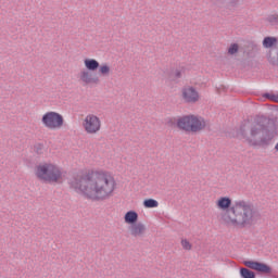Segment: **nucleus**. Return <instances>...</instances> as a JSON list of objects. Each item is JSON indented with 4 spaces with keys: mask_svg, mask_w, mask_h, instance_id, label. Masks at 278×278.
<instances>
[{
    "mask_svg": "<svg viewBox=\"0 0 278 278\" xmlns=\"http://www.w3.org/2000/svg\"><path fill=\"white\" fill-rule=\"evenodd\" d=\"M71 190L87 201H108L116 190V178L105 169H89L68 181Z\"/></svg>",
    "mask_w": 278,
    "mask_h": 278,
    "instance_id": "nucleus-1",
    "label": "nucleus"
},
{
    "mask_svg": "<svg viewBox=\"0 0 278 278\" xmlns=\"http://www.w3.org/2000/svg\"><path fill=\"white\" fill-rule=\"evenodd\" d=\"M215 207L219 212H225L222 220L226 227L232 229H251L260 219L257 208L247 200H237L231 204V198L219 197L215 201Z\"/></svg>",
    "mask_w": 278,
    "mask_h": 278,
    "instance_id": "nucleus-2",
    "label": "nucleus"
},
{
    "mask_svg": "<svg viewBox=\"0 0 278 278\" xmlns=\"http://www.w3.org/2000/svg\"><path fill=\"white\" fill-rule=\"evenodd\" d=\"M264 131V126L258 121H244L239 129V135L250 147H264L268 140L258 137Z\"/></svg>",
    "mask_w": 278,
    "mask_h": 278,
    "instance_id": "nucleus-3",
    "label": "nucleus"
},
{
    "mask_svg": "<svg viewBox=\"0 0 278 278\" xmlns=\"http://www.w3.org/2000/svg\"><path fill=\"white\" fill-rule=\"evenodd\" d=\"M34 175L45 184H63L64 174L62 167L54 162H43L35 166Z\"/></svg>",
    "mask_w": 278,
    "mask_h": 278,
    "instance_id": "nucleus-4",
    "label": "nucleus"
},
{
    "mask_svg": "<svg viewBox=\"0 0 278 278\" xmlns=\"http://www.w3.org/2000/svg\"><path fill=\"white\" fill-rule=\"evenodd\" d=\"M85 70L78 73V80L83 86H97L99 84V78L94 77L96 71H99V61L92 58H85L84 61Z\"/></svg>",
    "mask_w": 278,
    "mask_h": 278,
    "instance_id": "nucleus-5",
    "label": "nucleus"
},
{
    "mask_svg": "<svg viewBox=\"0 0 278 278\" xmlns=\"http://www.w3.org/2000/svg\"><path fill=\"white\" fill-rule=\"evenodd\" d=\"M41 124L50 131H58L64 127V116L55 111H48L42 115Z\"/></svg>",
    "mask_w": 278,
    "mask_h": 278,
    "instance_id": "nucleus-6",
    "label": "nucleus"
},
{
    "mask_svg": "<svg viewBox=\"0 0 278 278\" xmlns=\"http://www.w3.org/2000/svg\"><path fill=\"white\" fill-rule=\"evenodd\" d=\"M101 118L92 113L87 114L83 119V129L89 136H94L101 131Z\"/></svg>",
    "mask_w": 278,
    "mask_h": 278,
    "instance_id": "nucleus-7",
    "label": "nucleus"
},
{
    "mask_svg": "<svg viewBox=\"0 0 278 278\" xmlns=\"http://www.w3.org/2000/svg\"><path fill=\"white\" fill-rule=\"evenodd\" d=\"M180 99L185 103H199L201 101V93L192 85H187L180 90Z\"/></svg>",
    "mask_w": 278,
    "mask_h": 278,
    "instance_id": "nucleus-8",
    "label": "nucleus"
},
{
    "mask_svg": "<svg viewBox=\"0 0 278 278\" xmlns=\"http://www.w3.org/2000/svg\"><path fill=\"white\" fill-rule=\"evenodd\" d=\"M243 265L247 266V268H251V270H255L256 273H263V275H270V273H273V268L266 263L257 261H243Z\"/></svg>",
    "mask_w": 278,
    "mask_h": 278,
    "instance_id": "nucleus-9",
    "label": "nucleus"
},
{
    "mask_svg": "<svg viewBox=\"0 0 278 278\" xmlns=\"http://www.w3.org/2000/svg\"><path fill=\"white\" fill-rule=\"evenodd\" d=\"M205 127H207V122H205V118L197 115L191 116V127L189 132L199 134V131H203Z\"/></svg>",
    "mask_w": 278,
    "mask_h": 278,
    "instance_id": "nucleus-10",
    "label": "nucleus"
},
{
    "mask_svg": "<svg viewBox=\"0 0 278 278\" xmlns=\"http://www.w3.org/2000/svg\"><path fill=\"white\" fill-rule=\"evenodd\" d=\"M191 124H192V115H186V116L179 117L176 121V125L178 129H181L182 131L190 132Z\"/></svg>",
    "mask_w": 278,
    "mask_h": 278,
    "instance_id": "nucleus-11",
    "label": "nucleus"
},
{
    "mask_svg": "<svg viewBox=\"0 0 278 278\" xmlns=\"http://www.w3.org/2000/svg\"><path fill=\"white\" fill-rule=\"evenodd\" d=\"M129 231L134 238H140L144 236L147 228L144 227V224H132V226L129 228Z\"/></svg>",
    "mask_w": 278,
    "mask_h": 278,
    "instance_id": "nucleus-12",
    "label": "nucleus"
},
{
    "mask_svg": "<svg viewBox=\"0 0 278 278\" xmlns=\"http://www.w3.org/2000/svg\"><path fill=\"white\" fill-rule=\"evenodd\" d=\"M124 222L126 225H129L130 227L132 225L138 224V213L136 211H128L124 215Z\"/></svg>",
    "mask_w": 278,
    "mask_h": 278,
    "instance_id": "nucleus-13",
    "label": "nucleus"
},
{
    "mask_svg": "<svg viewBox=\"0 0 278 278\" xmlns=\"http://www.w3.org/2000/svg\"><path fill=\"white\" fill-rule=\"evenodd\" d=\"M100 77H110L112 75V66L108 63H102L98 67Z\"/></svg>",
    "mask_w": 278,
    "mask_h": 278,
    "instance_id": "nucleus-14",
    "label": "nucleus"
},
{
    "mask_svg": "<svg viewBox=\"0 0 278 278\" xmlns=\"http://www.w3.org/2000/svg\"><path fill=\"white\" fill-rule=\"evenodd\" d=\"M143 207L147 210H153L155 207H160V202H157L155 199H146L143 201Z\"/></svg>",
    "mask_w": 278,
    "mask_h": 278,
    "instance_id": "nucleus-15",
    "label": "nucleus"
},
{
    "mask_svg": "<svg viewBox=\"0 0 278 278\" xmlns=\"http://www.w3.org/2000/svg\"><path fill=\"white\" fill-rule=\"evenodd\" d=\"M277 45V38L275 37H266L263 40V47H265V49H270V47H275Z\"/></svg>",
    "mask_w": 278,
    "mask_h": 278,
    "instance_id": "nucleus-16",
    "label": "nucleus"
},
{
    "mask_svg": "<svg viewBox=\"0 0 278 278\" xmlns=\"http://www.w3.org/2000/svg\"><path fill=\"white\" fill-rule=\"evenodd\" d=\"M241 278H255V273L250 270L249 268H240Z\"/></svg>",
    "mask_w": 278,
    "mask_h": 278,
    "instance_id": "nucleus-17",
    "label": "nucleus"
},
{
    "mask_svg": "<svg viewBox=\"0 0 278 278\" xmlns=\"http://www.w3.org/2000/svg\"><path fill=\"white\" fill-rule=\"evenodd\" d=\"M180 244L185 251H191L192 250V243L188 241V239H181Z\"/></svg>",
    "mask_w": 278,
    "mask_h": 278,
    "instance_id": "nucleus-18",
    "label": "nucleus"
},
{
    "mask_svg": "<svg viewBox=\"0 0 278 278\" xmlns=\"http://www.w3.org/2000/svg\"><path fill=\"white\" fill-rule=\"evenodd\" d=\"M238 49H239L238 45H237V43H232V45L229 47V49H228V53H229L230 55H236V53H238Z\"/></svg>",
    "mask_w": 278,
    "mask_h": 278,
    "instance_id": "nucleus-19",
    "label": "nucleus"
},
{
    "mask_svg": "<svg viewBox=\"0 0 278 278\" xmlns=\"http://www.w3.org/2000/svg\"><path fill=\"white\" fill-rule=\"evenodd\" d=\"M269 23H278V15L274 14V15L269 16Z\"/></svg>",
    "mask_w": 278,
    "mask_h": 278,
    "instance_id": "nucleus-20",
    "label": "nucleus"
},
{
    "mask_svg": "<svg viewBox=\"0 0 278 278\" xmlns=\"http://www.w3.org/2000/svg\"><path fill=\"white\" fill-rule=\"evenodd\" d=\"M174 77H176V79H181V71L180 70H176L174 72Z\"/></svg>",
    "mask_w": 278,
    "mask_h": 278,
    "instance_id": "nucleus-21",
    "label": "nucleus"
},
{
    "mask_svg": "<svg viewBox=\"0 0 278 278\" xmlns=\"http://www.w3.org/2000/svg\"><path fill=\"white\" fill-rule=\"evenodd\" d=\"M229 3H230L231 5H236V2H233V1H230Z\"/></svg>",
    "mask_w": 278,
    "mask_h": 278,
    "instance_id": "nucleus-22",
    "label": "nucleus"
},
{
    "mask_svg": "<svg viewBox=\"0 0 278 278\" xmlns=\"http://www.w3.org/2000/svg\"><path fill=\"white\" fill-rule=\"evenodd\" d=\"M274 101H278V100H274Z\"/></svg>",
    "mask_w": 278,
    "mask_h": 278,
    "instance_id": "nucleus-23",
    "label": "nucleus"
}]
</instances>
